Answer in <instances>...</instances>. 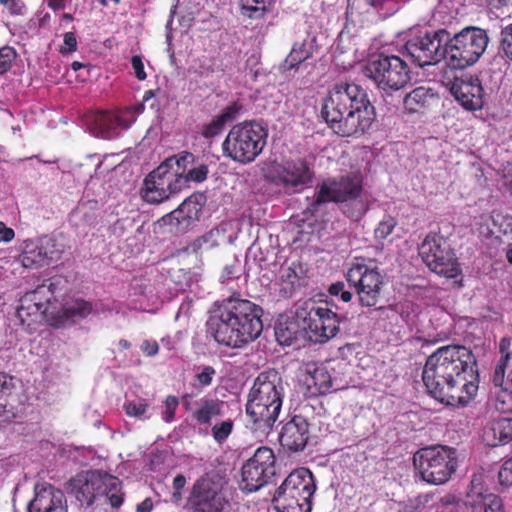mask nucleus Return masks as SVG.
<instances>
[{
	"mask_svg": "<svg viewBox=\"0 0 512 512\" xmlns=\"http://www.w3.org/2000/svg\"><path fill=\"white\" fill-rule=\"evenodd\" d=\"M422 380L434 399L446 405L464 407L478 391L476 357L462 345L442 346L427 358Z\"/></svg>",
	"mask_w": 512,
	"mask_h": 512,
	"instance_id": "1",
	"label": "nucleus"
},
{
	"mask_svg": "<svg viewBox=\"0 0 512 512\" xmlns=\"http://www.w3.org/2000/svg\"><path fill=\"white\" fill-rule=\"evenodd\" d=\"M321 117L341 137H359L372 126L375 107L367 92L355 83L334 85L323 99Z\"/></svg>",
	"mask_w": 512,
	"mask_h": 512,
	"instance_id": "2",
	"label": "nucleus"
},
{
	"mask_svg": "<svg viewBox=\"0 0 512 512\" xmlns=\"http://www.w3.org/2000/svg\"><path fill=\"white\" fill-rule=\"evenodd\" d=\"M263 309L250 300L233 293L223 299L209 316L207 333L219 344L243 348L256 340L263 330Z\"/></svg>",
	"mask_w": 512,
	"mask_h": 512,
	"instance_id": "3",
	"label": "nucleus"
},
{
	"mask_svg": "<svg viewBox=\"0 0 512 512\" xmlns=\"http://www.w3.org/2000/svg\"><path fill=\"white\" fill-rule=\"evenodd\" d=\"M284 398V385L273 369L261 372L254 380L246 403L247 427L268 434L277 421Z\"/></svg>",
	"mask_w": 512,
	"mask_h": 512,
	"instance_id": "4",
	"label": "nucleus"
},
{
	"mask_svg": "<svg viewBox=\"0 0 512 512\" xmlns=\"http://www.w3.org/2000/svg\"><path fill=\"white\" fill-rule=\"evenodd\" d=\"M194 161L191 152L182 151L168 157L144 179L140 190L142 199L150 204H160L187 187V180L181 173Z\"/></svg>",
	"mask_w": 512,
	"mask_h": 512,
	"instance_id": "5",
	"label": "nucleus"
},
{
	"mask_svg": "<svg viewBox=\"0 0 512 512\" xmlns=\"http://www.w3.org/2000/svg\"><path fill=\"white\" fill-rule=\"evenodd\" d=\"M267 139V127L256 120L235 124L222 143L223 155L239 164H250L263 152Z\"/></svg>",
	"mask_w": 512,
	"mask_h": 512,
	"instance_id": "6",
	"label": "nucleus"
},
{
	"mask_svg": "<svg viewBox=\"0 0 512 512\" xmlns=\"http://www.w3.org/2000/svg\"><path fill=\"white\" fill-rule=\"evenodd\" d=\"M188 512H230L228 481L217 472H207L195 480L186 498Z\"/></svg>",
	"mask_w": 512,
	"mask_h": 512,
	"instance_id": "7",
	"label": "nucleus"
},
{
	"mask_svg": "<svg viewBox=\"0 0 512 512\" xmlns=\"http://www.w3.org/2000/svg\"><path fill=\"white\" fill-rule=\"evenodd\" d=\"M316 489L313 473L307 468L296 469L275 490L274 507L278 512H311Z\"/></svg>",
	"mask_w": 512,
	"mask_h": 512,
	"instance_id": "8",
	"label": "nucleus"
},
{
	"mask_svg": "<svg viewBox=\"0 0 512 512\" xmlns=\"http://www.w3.org/2000/svg\"><path fill=\"white\" fill-rule=\"evenodd\" d=\"M487 31L476 26L464 27L445 38L446 64L455 70H463L476 64L487 49Z\"/></svg>",
	"mask_w": 512,
	"mask_h": 512,
	"instance_id": "9",
	"label": "nucleus"
},
{
	"mask_svg": "<svg viewBox=\"0 0 512 512\" xmlns=\"http://www.w3.org/2000/svg\"><path fill=\"white\" fill-rule=\"evenodd\" d=\"M416 472L432 485L447 483L457 471V450L447 445H432L419 449L413 456Z\"/></svg>",
	"mask_w": 512,
	"mask_h": 512,
	"instance_id": "10",
	"label": "nucleus"
},
{
	"mask_svg": "<svg viewBox=\"0 0 512 512\" xmlns=\"http://www.w3.org/2000/svg\"><path fill=\"white\" fill-rule=\"evenodd\" d=\"M181 403L195 426L204 428L205 434L211 428V435L218 444L226 442L233 433L235 423L231 418L212 425V420L222 415V401L209 396L196 399L194 394L186 393L182 395Z\"/></svg>",
	"mask_w": 512,
	"mask_h": 512,
	"instance_id": "11",
	"label": "nucleus"
},
{
	"mask_svg": "<svg viewBox=\"0 0 512 512\" xmlns=\"http://www.w3.org/2000/svg\"><path fill=\"white\" fill-rule=\"evenodd\" d=\"M296 321L311 341L324 343L339 332L340 320L328 302L306 301L296 309Z\"/></svg>",
	"mask_w": 512,
	"mask_h": 512,
	"instance_id": "12",
	"label": "nucleus"
},
{
	"mask_svg": "<svg viewBox=\"0 0 512 512\" xmlns=\"http://www.w3.org/2000/svg\"><path fill=\"white\" fill-rule=\"evenodd\" d=\"M364 75L386 93L404 88L410 81L407 63L396 55H373L363 67Z\"/></svg>",
	"mask_w": 512,
	"mask_h": 512,
	"instance_id": "13",
	"label": "nucleus"
},
{
	"mask_svg": "<svg viewBox=\"0 0 512 512\" xmlns=\"http://www.w3.org/2000/svg\"><path fill=\"white\" fill-rule=\"evenodd\" d=\"M362 190L363 181L360 174L349 173L339 177L328 178L317 186L315 196L304 213H309L313 216L326 203L354 201L360 197Z\"/></svg>",
	"mask_w": 512,
	"mask_h": 512,
	"instance_id": "14",
	"label": "nucleus"
},
{
	"mask_svg": "<svg viewBox=\"0 0 512 512\" xmlns=\"http://www.w3.org/2000/svg\"><path fill=\"white\" fill-rule=\"evenodd\" d=\"M418 252L432 272L450 279L461 274V267L455 252L444 236L429 233L420 244Z\"/></svg>",
	"mask_w": 512,
	"mask_h": 512,
	"instance_id": "15",
	"label": "nucleus"
},
{
	"mask_svg": "<svg viewBox=\"0 0 512 512\" xmlns=\"http://www.w3.org/2000/svg\"><path fill=\"white\" fill-rule=\"evenodd\" d=\"M345 277L349 286L355 290L361 306L371 308L379 303L384 280L377 268L353 263Z\"/></svg>",
	"mask_w": 512,
	"mask_h": 512,
	"instance_id": "16",
	"label": "nucleus"
},
{
	"mask_svg": "<svg viewBox=\"0 0 512 512\" xmlns=\"http://www.w3.org/2000/svg\"><path fill=\"white\" fill-rule=\"evenodd\" d=\"M314 173L304 158L287 159L282 162H272L265 172V178L270 183L294 192L301 191L313 179Z\"/></svg>",
	"mask_w": 512,
	"mask_h": 512,
	"instance_id": "17",
	"label": "nucleus"
},
{
	"mask_svg": "<svg viewBox=\"0 0 512 512\" xmlns=\"http://www.w3.org/2000/svg\"><path fill=\"white\" fill-rule=\"evenodd\" d=\"M448 31L438 29L417 35L405 44V51L411 61L419 67L435 65L442 59L446 61L445 38Z\"/></svg>",
	"mask_w": 512,
	"mask_h": 512,
	"instance_id": "18",
	"label": "nucleus"
},
{
	"mask_svg": "<svg viewBox=\"0 0 512 512\" xmlns=\"http://www.w3.org/2000/svg\"><path fill=\"white\" fill-rule=\"evenodd\" d=\"M511 339L504 337L499 342L501 354L492 377L496 388L494 392V407L501 413L512 412V356L510 352Z\"/></svg>",
	"mask_w": 512,
	"mask_h": 512,
	"instance_id": "19",
	"label": "nucleus"
},
{
	"mask_svg": "<svg viewBox=\"0 0 512 512\" xmlns=\"http://www.w3.org/2000/svg\"><path fill=\"white\" fill-rule=\"evenodd\" d=\"M276 475V458L271 448L259 447L242 466V489L256 492Z\"/></svg>",
	"mask_w": 512,
	"mask_h": 512,
	"instance_id": "20",
	"label": "nucleus"
},
{
	"mask_svg": "<svg viewBox=\"0 0 512 512\" xmlns=\"http://www.w3.org/2000/svg\"><path fill=\"white\" fill-rule=\"evenodd\" d=\"M101 471H87L70 480L71 493L82 507L97 506L99 490L102 487Z\"/></svg>",
	"mask_w": 512,
	"mask_h": 512,
	"instance_id": "21",
	"label": "nucleus"
},
{
	"mask_svg": "<svg viewBox=\"0 0 512 512\" xmlns=\"http://www.w3.org/2000/svg\"><path fill=\"white\" fill-rule=\"evenodd\" d=\"M28 512H68L66 496L51 484H37L34 498L29 502Z\"/></svg>",
	"mask_w": 512,
	"mask_h": 512,
	"instance_id": "22",
	"label": "nucleus"
},
{
	"mask_svg": "<svg viewBox=\"0 0 512 512\" xmlns=\"http://www.w3.org/2000/svg\"><path fill=\"white\" fill-rule=\"evenodd\" d=\"M86 121L92 134L105 140L116 138L121 130L128 128L127 121L118 113L111 111L92 112Z\"/></svg>",
	"mask_w": 512,
	"mask_h": 512,
	"instance_id": "23",
	"label": "nucleus"
},
{
	"mask_svg": "<svg viewBox=\"0 0 512 512\" xmlns=\"http://www.w3.org/2000/svg\"><path fill=\"white\" fill-rule=\"evenodd\" d=\"M450 91L466 110L473 111L483 107L484 89L478 77L456 78Z\"/></svg>",
	"mask_w": 512,
	"mask_h": 512,
	"instance_id": "24",
	"label": "nucleus"
},
{
	"mask_svg": "<svg viewBox=\"0 0 512 512\" xmlns=\"http://www.w3.org/2000/svg\"><path fill=\"white\" fill-rule=\"evenodd\" d=\"M310 424L301 415H294L281 428L279 441L283 448L291 452L302 451L310 436Z\"/></svg>",
	"mask_w": 512,
	"mask_h": 512,
	"instance_id": "25",
	"label": "nucleus"
},
{
	"mask_svg": "<svg viewBox=\"0 0 512 512\" xmlns=\"http://www.w3.org/2000/svg\"><path fill=\"white\" fill-rule=\"evenodd\" d=\"M393 0H349L346 9L347 21L356 25H364L387 13L383 11L389 8Z\"/></svg>",
	"mask_w": 512,
	"mask_h": 512,
	"instance_id": "26",
	"label": "nucleus"
},
{
	"mask_svg": "<svg viewBox=\"0 0 512 512\" xmlns=\"http://www.w3.org/2000/svg\"><path fill=\"white\" fill-rule=\"evenodd\" d=\"M472 512H505L503 500L493 493H485L480 478L473 477L464 502Z\"/></svg>",
	"mask_w": 512,
	"mask_h": 512,
	"instance_id": "27",
	"label": "nucleus"
},
{
	"mask_svg": "<svg viewBox=\"0 0 512 512\" xmlns=\"http://www.w3.org/2000/svg\"><path fill=\"white\" fill-rule=\"evenodd\" d=\"M202 196L193 195L185 199L177 209L164 215L161 221L166 225H175L179 229L189 227L198 220L202 212V205L198 202Z\"/></svg>",
	"mask_w": 512,
	"mask_h": 512,
	"instance_id": "28",
	"label": "nucleus"
},
{
	"mask_svg": "<svg viewBox=\"0 0 512 512\" xmlns=\"http://www.w3.org/2000/svg\"><path fill=\"white\" fill-rule=\"evenodd\" d=\"M65 251V245L55 237L45 236L40 239L39 244L34 250L26 251L24 255V265L26 260L31 259L35 264H49L52 261L61 259Z\"/></svg>",
	"mask_w": 512,
	"mask_h": 512,
	"instance_id": "29",
	"label": "nucleus"
},
{
	"mask_svg": "<svg viewBox=\"0 0 512 512\" xmlns=\"http://www.w3.org/2000/svg\"><path fill=\"white\" fill-rule=\"evenodd\" d=\"M101 482L104 485L99 490L97 506L109 505L113 509L120 508L125 500L122 481L116 476L101 471Z\"/></svg>",
	"mask_w": 512,
	"mask_h": 512,
	"instance_id": "30",
	"label": "nucleus"
},
{
	"mask_svg": "<svg viewBox=\"0 0 512 512\" xmlns=\"http://www.w3.org/2000/svg\"><path fill=\"white\" fill-rule=\"evenodd\" d=\"M439 100L438 95L432 88L419 86L410 91L403 99V106L406 112L425 113Z\"/></svg>",
	"mask_w": 512,
	"mask_h": 512,
	"instance_id": "31",
	"label": "nucleus"
},
{
	"mask_svg": "<svg viewBox=\"0 0 512 512\" xmlns=\"http://www.w3.org/2000/svg\"><path fill=\"white\" fill-rule=\"evenodd\" d=\"M313 53L314 49L312 42L307 38L302 41L294 42L290 53L285 59L287 69H297L300 64L311 58Z\"/></svg>",
	"mask_w": 512,
	"mask_h": 512,
	"instance_id": "32",
	"label": "nucleus"
},
{
	"mask_svg": "<svg viewBox=\"0 0 512 512\" xmlns=\"http://www.w3.org/2000/svg\"><path fill=\"white\" fill-rule=\"evenodd\" d=\"M51 286H47L45 283L37 286V288L24 296V303L33 302L34 313L44 314L47 311V304L53 299L51 293H49Z\"/></svg>",
	"mask_w": 512,
	"mask_h": 512,
	"instance_id": "33",
	"label": "nucleus"
},
{
	"mask_svg": "<svg viewBox=\"0 0 512 512\" xmlns=\"http://www.w3.org/2000/svg\"><path fill=\"white\" fill-rule=\"evenodd\" d=\"M93 311V304L84 299H75L70 303L65 304L61 313L65 320L83 319L89 316Z\"/></svg>",
	"mask_w": 512,
	"mask_h": 512,
	"instance_id": "34",
	"label": "nucleus"
},
{
	"mask_svg": "<svg viewBox=\"0 0 512 512\" xmlns=\"http://www.w3.org/2000/svg\"><path fill=\"white\" fill-rule=\"evenodd\" d=\"M491 432L495 442L492 446L505 445L512 440V418H499L492 422Z\"/></svg>",
	"mask_w": 512,
	"mask_h": 512,
	"instance_id": "35",
	"label": "nucleus"
},
{
	"mask_svg": "<svg viewBox=\"0 0 512 512\" xmlns=\"http://www.w3.org/2000/svg\"><path fill=\"white\" fill-rule=\"evenodd\" d=\"M306 267L300 261L292 262L287 268H284L281 274L283 283L290 285L291 289L301 285V281L306 278Z\"/></svg>",
	"mask_w": 512,
	"mask_h": 512,
	"instance_id": "36",
	"label": "nucleus"
},
{
	"mask_svg": "<svg viewBox=\"0 0 512 512\" xmlns=\"http://www.w3.org/2000/svg\"><path fill=\"white\" fill-rule=\"evenodd\" d=\"M310 377L319 394H327L337 390V388H333L332 376L325 366L316 367Z\"/></svg>",
	"mask_w": 512,
	"mask_h": 512,
	"instance_id": "37",
	"label": "nucleus"
},
{
	"mask_svg": "<svg viewBox=\"0 0 512 512\" xmlns=\"http://www.w3.org/2000/svg\"><path fill=\"white\" fill-rule=\"evenodd\" d=\"M241 14L250 19H261L268 12L269 0H239Z\"/></svg>",
	"mask_w": 512,
	"mask_h": 512,
	"instance_id": "38",
	"label": "nucleus"
},
{
	"mask_svg": "<svg viewBox=\"0 0 512 512\" xmlns=\"http://www.w3.org/2000/svg\"><path fill=\"white\" fill-rule=\"evenodd\" d=\"M221 233L218 228H213L201 237H198L194 241V248L198 250L209 251L217 246H219V238Z\"/></svg>",
	"mask_w": 512,
	"mask_h": 512,
	"instance_id": "39",
	"label": "nucleus"
},
{
	"mask_svg": "<svg viewBox=\"0 0 512 512\" xmlns=\"http://www.w3.org/2000/svg\"><path fill=\"white\" fill-rule=\"evenodd\" d=\"M225 124L215 116L209 123L203 124L200 130L201 135L206 139H212L222 133Z\"/></svg>",
	"mask_w": 512,
	"mask_h": 512,
	"instance_id": "40",
	"label": "nucleus"
},
{
	"mask_svg": "<svg viewBox=\"0 0 512 512\" xmlns=\"http://www.w3.org/2000/svg\"><path fill=\"white\" fill-rule=\"evenodd\" d=\"M242 110L243 105L238 101H234L223 108L216 116L226 125L227 123L234 121Z\"/></svg>",
	"mask_w": 512,
	"mask_h": 512,
	"instance_id": "41",
	"label": "nucleus"
},
{
	"mask_svg": "<svg viewBox=\"0 0 512 512\" xmlns=\"http://www.w3.org/2000/svg\"><path fill=\"white\" fill-rule=\"evenodd\" d=\"M207 175H208V166L205 164H201V165L194 167L188 171L186 169L185 172L181 173V176L186 178L187 184L190 181H193L196 183H201L207 179Z\"/></svg>",
	"mask_w": 512,
	"mask_h": 512,
	"instance_id": "42",
	"label": "nucleus"
},
{
	"mask_svg": "<svg viewBox=\"0 0 512 512\" xmlns=\"http://www.w3.org/2000/svg\"><path fill=\"white\" fill-rule=\"evenodd\" d=\"M16 58V51L10 46L0 48V75L6 73Z\"/></svg>",
	"mask_w": 512,
	"mask_h": 512,
	"instance_id": "43",
	"label": "nucleus"
},
{
	"mask_svg": "<svg viewBox=\"0 0 512 512\" xmlns=\"http://www.w3.org/2000/svg\"><path fill=\"white\" fill-rule=\"evenodd\" d=\"M397 222L396 220L388 216L384 218L375 229V237L379 240L386 239L393 232Z\"/></svg>",
	"mask_w": 512,
	"mask_h": 512,
	"instance_id": "44",
	"label": "nucleus"
},
{
	"mask_svg": "<svg viewBox=\"0 0 512 512\" xmlns=\"http://www.w3.org/2000/svg\"><path fill=\"white\" fill-rule=\"evenodd\" d=\"M500 35V49L512 61V23L502 28Z\"/></svg>",
	"mask_w": 512,
	"mask_h": 512,
	"instance_id": "45",
	"label": "nucleus"
},
{
	"mask_svg": "<svg viewBox=\"0 0 512 512\" xmlns=\"http://www.w3.org/2000/svg\"><path fill=\"white\" fill-rule=\"evenodd\" d=\"M148 408L149 404L143 399L138 401H129L124 405L126 414L131 417H141L146 413Z\"/></svg>",
	"mask_w": 512,
	"mask_h": 512,
	"instance_id": "46",
	"label": "nucleus"
},
{
	"mask_svg": "<svg viewBox=\"0 0 512 512\" xmlns=\"http://www.w3.org/2000/svg\"><path fill=\"white\" fill-rule=\"evenodd\" d=\"M165 410L162 413V418L166 423H171L175 419V413L179 405V399L176 396L169 395L165 399Z\"/></svg>",
	"mask_w": 512,
	"mask_h": 512,
	"instance_id": "47",
	"label": "nucleus"
},
{
	"mask_svg": "<svg viewBox=\"0 0 512 512\" xmlns=\"http://www.w3.org/2000/svg\"><path fill=\"white\" fill-rule=\"evenodd\" d=\"M78 49V42L74 32H66L63 35V44L59 47V53L69 55Z\"/></svg>",
	"mask_w": 512,
	"mask_h": 512,
	"instance_id": "48",
	"label": "nucleus"
},
{
	"mask_svg": "<svg viewBox=\"0 0 512 512\" xmlns=\"http://www.w3.org/2000/svg\"><path fill=\"white\" fill-rule=\"evenodd\" d=\"M41 315L42 314L34 313L33 302L24 303V299L22 300L20 307L17 309V316L23 324L28 321L30 317H34L31 321H36V319Z\"/></svg>",
	"mask_w": 512,
	"mask_h": 512,
	"instance_id": "49",
	"label": "nucleus"
},
{
	"mask_svg": "<svg viewBox=\"0 0 512 512\" xmlns=\"http://www.w3.org/2000/svg\"><path fill=\"white\" fill-rule=\"evenodd\" d=\"M216 370L212 366H204L201 371L195 375V379L200 387H207L212 384Z\"/></svg>",
	"mask_w": 512,
	"mask_h": 512,
	"instance_id": "50",
	"label": "nucleus"
},
{
	"mask_svg": "<svg viewBox=\"0 0 512 512\" xmlns=\"http://www.w3.org/2000/svg\"><path fill=\"white\" fill-rule=\"evenodd\" d=\"M498 479L502 486L512 485V457L503 463L498 473Z\"/></svg>",
	"mask_w": 512,
	"mask_h": 512,
	"instance_id": "51",
	"label": "nucleus"
},
{
	"mask_svg": "<svg viewBox=\"0 0 512 512\" xmlns=\"http://www.w3.org/2000/svg\"><path fill=\"white\" fill-rule=\"evenodd\" d=\"M131 65L134 70L135 76L139 81H144L147 74L144 69V63L140 55H133L131 58Z\"/></svg>",
	"mask_w": 512,
	"mask_h": 512,
	"instance_id": "52",
	"label": "nucleus"
},
{
	"mask_svg": "<svg viewBox=\"0 0 512 512\" xmlns=\"http://www.w3.org/2000/svg\"><path fill=\"white\" fill-rule=\"evenodd\" d=\"M13 388V377L0 373V400L11 394Z\"/></svg>",
	"mask_w": 512,
	"mask_h": 512,
	"instance_id": "53",
	"label": "nucleus"
},
{
	"mask_svg": "<svg viewBox=\"0 0 512 512\" xmlns=\"http://www.w3.org/2000/svg\"><path fill=\"white\" fill-rule=\"evenodd\" d=\"M0 3L13 15H22L24 13L25 4L20 0H0Z\"/></svg>",
	"mask_w": 512,
	"mask_h": 512,
	"instance_id": "54",
	"label": "nucleus"
},
{
	"mask_svg": "<svg viewBox=\"0 0 512 512\" xmlns=\"http://www.w3.org/2000/svg\"><path fill=\"white\" fill-rule=\"evenodd\" d=\"M140 350L148 357L155 356L159 351V345L155 340H144L140 346Z\"/></svg>",
	"mask_w": 512,
	"mask_h": 512,
	"instance_id": "55",
	"label": "nucleus"
},
{
	"mask_svg": "<svg viewBox=\"0 0 512 512\" xmlns=\"http://www.w3.org/2000/svg\"><path fill=\"white\" fill-rule=\"evenodd\" d=\"M431 499V494H420L414 500H410V507L414 510H418L428 504Z\"/></svg>",
	"mask_w": 512,
	"mask_h": 512,
	"instance_id": "56",
	"label": "nucleus"
},
{
	"mask_svg": "<svg viewBox=\"0 0 512 512\" xmlns=\"http://www.w3.org/2000/svg\"><path fill=\"white\" fill-rule=\"evenodd\" d=\"M14 237V230L10 227H7L4 222L0 221V242H11Z\"/></svg>",
	"mask_w": 512,
	"mask_h": 512,
	"instance_id": "57",
	"label": "nucleus"
},
{
	"mask_svg": "<svg viewBox=\"0 0 512 512\" xmlns=\"http://www.w3.org/2000/svg\"><path fill=\"white\" fill-rule=\"evenodd\" d=\"M234 278H237L235 265L225 266L221 274L222 282H226Z\"/></svg>",
	"mask_w": 512,
	"mask_h": 512,
	"instance_id": "58",
	"label": "nucleus"
},
{
	"mask_svg": "<svg viewBox=\"0 0 512 512\" xmlns=\"http://www.w3.org/2000/svg\"><path fill=\"white\" fill-rule=\"evenodd\" d=\"M45 2L49 9L58 12L65 9L67 0H45Z\"/></svg>",
	"mask_w": 512,
	"mask_h": 512,
	"instance_id": "59",
	"label": "nucleus"
},
{
	"mask_svg": "<svg viewBox=\"0 0 512 512\" xmlns=\"http://www.w3.org/2000/svg\"><path fill=\"white\" fill-rule=\"evenodd\" d=\"M485 2V4L487 5V7L490 9V10H493V9H503L504 7H507L510 0H483Z\"/></svg>",
	"mask_w": 512,
	"mask_h": 512,
	"instance_id": "60",
	"label": "nucleus"
},
{
	"mask_svg": "<svg viewBox=\"0 0 512 512\" xmlns=\"http://www.w3.org/2000/svg\"><path fill=\"white\" fill-rule=\"evenodd\" d=\"M345 288L344 282L338 281L336 283H332L328 289V292L332 296L339 297L341 293L343 292V289Z\"/></svg>",
	"mask_w": 512,
	"mask_h": 512,
	"instance_id": "61",
	"label": "nucleus"
},
{
	"mask_svg": "<svg viewBox=\"0 0 512 512\" xmlns=\"http://www.w3.org/2000/svg\"><path fill=\"white\" fill-rule=\"evenodd\" d=\"M153 509V502L151 498L144 499L136 507V512H151Z\"/></svg>",
	"mask_w": 512,
	"mask_h": 512,
	"instance_id": "62",
	"label": "nucleus"
},
{
	"mask_svg": "<svg viewBox=\"0 0 512 512\" xmlns=\"http://www.w3.org/2000/svg\"><path fill=\"white\" fill-rule=\"evenodd\" d=\"M186 483H187L186 477L183 474H178L174 477L172 486H173L174 490L182 491L183 488L185 487Z\"/></svg>",
	"mask_w": 512,
	"mask_h": 512,
	"instance_id": "63",
	"label": "nucleus"
},
{
	"mask_svg": "<svg viewBox=\"0 0 512 512\" xmlns=\"http://www.w3.org/2000/svg\"><path fill=\"white\" fill-rule=\"evenodd\" d=\"M276 337L278 339V341L282 344H286V345H289L290 342L292 341L293 337L291 336V334H289V336H286L284 331L282 329H278L276 330Z\"/></svg>",
	"mask_w": 512,
	"mask_h": 512,
	"instance_id": "64",
	"label": "nucleus"
}]
</instances>
